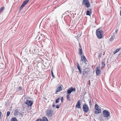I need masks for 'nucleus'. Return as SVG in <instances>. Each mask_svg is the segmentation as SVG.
<instances>
[{
	"instance_id": "nucleus-1",
	"label": "nucleus",
	"mask_w": 121,
	"mask_h": 121,
	"mask_svg": "<svg viewBox=\"0 0 121 121\" xmlns=\"http://www.w3.org/2000/svg\"><path fill=\"white\" fill-rule=\"evenodd\" d=\"M103 31L100 30V28H99L96 30V34L98 39H100L102 38Z\"/></svg>"
},
{
	"instance_id": "nucleus-2",
	"label": "nucleus",
	"mask_w": 121,
	"mask_h": 121,
	"mask_svg": "<svg viewBox=\"0 0 121 121\" xmlns=\"http://www.w3.org/2000/svg\"><path fill=\"white\" fill-rule=\"evenodd\" d=\"M46 112L47 115L49 117L51 118L53 116V111L52 110H48L46 111Z\"/></svg>"
},
{
	"instance_id": "nucleus-3",
	"label": "nucleus",
	"mask_w": 121,
	"mask_h": 121,
	"mask_svg": "<svg viewBox=\"0 0 121 121\" xmlns=\"http://www.w3.org/2000/svg\"><path fill=\"white\" fill-rule=\"evenodd\" d=\"M101 107L99 106L97 104L95 105V114H98L100 113L101 112Z\"/></svg>"
},
{
	"instance_id": "nucleus-4",
	"label": "nucleus",
	"mask_w": 121,
	"mask_h": 121,
	"mask_svg": "<svg viewBox=\"0 0 121 121\" xmlns=\"http://www.w3.org/2000/svg\"><path fill=\"white\" fill-rule=\"evenodd\" d=\"M103 116L104 117H107L108 119L110 118V117H109L110 116V113L109 112L106 110H105L103 111Z\"/></svg>"
},
{
	"instance_id": "nucleus-5",
	"label": "nucleus",
	"mask_w": 121,
	"mask_h": 121,
	"mask_svg": "<svg viewBox=\"0 0 121 121\" xmlns=\"http://www.w3.org/2000/svg\"><path fill=\"white\" fill-rule=\"evenodd\" d=\"M82 3L86 8H88L90 7V4L88 0H83Z\"/></svg>"
},
{
	"instance_id": "nucleus-6",
	"label": "nucleus",
	"mask_w": 121,
	"mask_h": 121,
	"mask_svg": "<svg viewBox=\"0 0 121 121\" xmlns=\"http://www.w3.org/2000/svg\"><path fill=\"white\" fill-rule=\"evenodd\" d=\"M89 107L87 105L84 104L83 106L84 111L85 112H87L89 110Z\"/></svg>"
},
{
	"instance_id": "nucleus-7",
	"label": "nucleus",
	"mask_w": 121,
	"mask_h": 121,
	"mask_svg": "<svg viewBox=\"0 0 121 121\" xmlns=\"http://www.w3.org/2000/svg\"><path fill=\"white\" fill-rule=\"evenodd\" d=\"M30 0H26L23 2L22 4L21 5V7L19 8V9L20 10L21 9H22L26 5L27 3Z\"/></svg>"
},
{
	"instance_id": "nucleus-8",
	"label": "nucleus",
	"mask_w": 121,
	"mask_h": 121,
	"mask_svg": "<svg viewBox=\"0 0 121 121\" xmlns=\"http://www.w3.org/2000/svg\"><path fill=\"white\" fill-rule=\"evenodd\" d=\"M33 103V102L31 100H27L26 101L25 104L29 106H31Z\"/></svg>"
},
{
	"instance_id": "nucleus-9",
	"label": "nucleus",
	"mask_w": 121,
	"mask_h": 121,
	"mask_svg": "<svg viewBox=\"0 0 121 121\" xmlns=\"http://www.w3.org/2000/svg\"><path fill=\"white\" fill-rule=\"evenodd\" d=\"M81 60L83 62H85V64H87V61L85 56H81Z\"/></svg>"
},
{
	"instance_id": "nucleus-10",
	"label": "nucleus",
	"mask_w": 121,
	"mask_h": 121,
	"mask_svg": "<svg viewBox=\"0 0 121 121\" xmlns=\"http://www.w3.org/2000/svg\"><path fill=\"white\" fill-rule=\"evenodd\" d=\"M99 69V67H97L96 68L95 72L96 75H99L100 74V71Z\"/></svg>"
},
{
	"instance_id": "nucleus-11",
	"label": "nucleus",
	"mask_w": 121,
	"mask_h": 121,
	"mask_svg": "<svg viewBox=\"0 0 121 121\" xmlns=\"http://www.w3.org/2000/svg\"><path fill=\"white\" fill-rule=\"evenodd\" d=\"M115 33L114 34L113 33V35H112L111 37L109 40V41L110 42H111L114 39L115 37Z\"/></svg>"
},
{
	"instance_id": "nucleus-12",
	"label": "nucleus",
	"mask_w": 121,
	"mask_h": 121,
	"mask_svg": "<svg viewBox=\"0 0 121 121\" xmlns=\"http://www.w3.org/2000/svg\"><path fill=\"white\" fill-rule=\"evenodd\" d=\"M81 104L80 102V101L79 100H78L76 104V107L79 108H81Z\"/></svg>"
},
{
	"instance_id": "nucleus-13",
	"label": "nucleus",
	"mask_w": 121,
	"mask_h": 121,
	"mask_svg": "<svg viewBox=\"0 0 121 121\" xmlns=\"http://www.w3.org/2000/svg\"><path fill=\"white\" fill-rule=\"evenodd\" d=\"M62 87L60 86H59L56 89V93L62 90Z\"/></svg>"
},
{
	"instance_id": "nucleus-14",
	"label": "nucleus",
	"mask_w": 121,
	"mask_h": 121,
	"mask_svg": "<svg viewBox=\"0 0 121 121\" xmlns=\"http://www.w3.org/2000/svg\"><path fill=\"white\" fill-rule=\"evenodd\" d=\"M71 92H75L76 91V89L75 87L73 88L72 87H71L69 88Z\"/></svg>"
},
{
	"instance_id": "nucleus-15",
	"label": "nucleus",
	"mask_w": 121,
	"mask_h": 121,
	"mask_svg": "<svg viewBox=\"0 0 121 121\" xmlns=\"http://www.w3.org/2000/svg\"><path fill=\"white\" fill-rule=\"evenodd\" d=\"M18 111L17 109L15 110L14 113V114L15 116H17L18 115Z\"/></svg>"
},
{
	"instance_id": "nucleus-16",
	"label": "nucleus",
	"mask_w": 121,
	"mask_h": 121,
	"mask_svg": "<svg viewBox=\"0 0 121 121\" xmlns=\"http://www.w3.org/2000/svg\"><path fill=\"white\" fill-rule=\"evenodd\" d=\"M66 97L67 100L69 101H70V99L69 97V94H67L66 96Z\"/></svg>"
},
{
	"instance_id": "nucleus-17",
	"label": "nucleus",
	"mask_w": 121,
	"mask_h": 121,
	"mask_svg": "<svg viewBox=\"0 0 121 121\" xmlns=\"http://www.w3.org/2000/svg\"><path fill=\"white\" fill-rule=\"evenodd\" d=\"M87 69L86 68H85L84 69V71H83V75H84L85 74L87 73Z\"/></svg>"
},
{
	"instance_id": "nucleus-18",
	"label": "nucleus",
	"mask_w": 121,
	"mask_h": 121,
	"mask_svg": "<svg viewBox=\"0 0 121 121\" xmlns=\"http://www.w3.org/2000/svg\"><path fill=\"white\" fill-rule=\"evenodd\" d=\"M42 120L43 121H48L47 118L45 117L42 118Z\"/></svg>"
},
{
	"instance_id": "nucleus-19",
	"label": "nucleus",
	"mask_w": 121,
	"mask_h": 121,
	"mask_svg": "<svg viewBox=\"0 0 121 121\" xmlns=\"http://www.w3.org/2000/svg\"><path fill=\"white\" fill-rule=\"evenodd\" d=\"M10 121H18V120L16 117H14L11 119Z\"/></svg>"
},
{
	"instance_id": "nucleus-20",
	"label": "nucleus",
	"mask_w": 121,
	"mask_h": 121,
	"mask_svg": "<svg viewBox=\"0 0 121 121\" xmlns=\"http://www.w3.org/2000/svg\"><path fill=\"white\" fill-rule=\"evenodd\" d=\"M90 13L91 14V12H90L89 10H87L86 11V15L89 16H90Z\"/></svg>"
},
{
	"instance_id": "nucleus-21",
	"label": "nucleus",
	"mask_w": 121,
	"mask_h": 121,
	"mask_svg": "<svg viewBox=\"0 0 121 121\" xmlns=\"http://www.w3.org/2000/svg\"><path fill=\"white\" fill-rule=\"evenodd\" d=\"M79 53L81 55H82V48H79Z\"/></svg>"
},
{
	"instance_id": "nucleus-22",
	"label": "nucleus",
	"mask_w": 121,
	"mask_h": 121,
	"mask_svg": "<svg viewBox=\"0 0 121 121\" xmlns=\"http://www.w3.org/2000/svg\"><path fill=\"white\" fill-rule=\"evenodd\" d=\"M88 100L89 101V105H90V107H91L92 106V101L90 99V100Z\"/></svg>"
},
{
	"instance_id": "nucleus-23",
	"label": "nucleus",
	"mask_w": 121,
	"mask_h": 121,
	"mask_svg": "<svg viewBox=\"0 0 121 121\" xmlns=\"http://www.w3.org/2000/svg\"><path fill=\"white\" fill-rule=\"evenodd\" d=\"M67 94H69L71 93V92L69 88L68 90H67Z\"/></svg>"
},
{
	"instance_id": "nucleus-24",
	"label": "nucleus",
	"mask_w": 121,
	"mask_h": 121,
	"mask_svg": "<svg viewBox=\"0 0 121 121\" xmlns=\"http://www.w3.org/2000/svg\"><path fill=\"white\" fill-rule=\"evenodd\" d=\"M120 48H118L117 49H116L115 51L114 52V54H116V53H117V52H118L120 50Z\"/></svg>"
},
{
	"instance_id": "nucleus-25",
	"label": "nucleus",
	"mask_w": 121,
	"mask_h": 121,
	"mask_svg": "<svg viewBox=\"0 0 121 121\" xmlns=\"http://www.w3.org/2000/svg\"><path fill=\"white\" fill-rule=\"evenodd\" d=\"M77 68L79 70L80 69H82L81 68H80V66L79 65V64L78 63H77Z\"/></svg>"
},
{
	"instance_id": "nucleus-26",
	"label": "nucleus",
	"mask_w": 121,
	"mask_h": 121,
	"mask_svg": "<svg viewBox=\"0 0 121 121\" xmlns=\"http://www.w3.org/2000/svg\"><path fill=\"white\" fill-rule=\"evenodd\" d=\"M60 99V98H58L56 100V103H58L59 101V100Z\"/></svg>"
},
{
	"instance_id": "nucleus-27",
	"label": "nucleus",
	"mask_w": 121,
	"mask_h": 121,
	"mask_svg": "<svg viewBox=\"0 0 121 121\" xmlns=\"http://www.w3.org/2000/svg\"><path fill=\"white\" fill-rule=\"evenodd\" d=\"M52 70H51V74L52 75V76L54 78L55 76H54V75H53V73L52 70Z\"/></svg>"
},
{
	"instance_id": "nucleus-28",
	"label": "nucleus",
	"mask_w": 121,
	"mask_h": 121,
	"mask_svg": "<svg viewBox=\"0 0 121 121\" xmlns=\"http://www.w3.org/2000/svg\"><path fill=\"white\" fill-rule=\"evenodd\" d=\"M102 56V54L101 53H100L98 55V57L99 58V59Z\"/></svg>"
},
{
	"instance_id": "nucleus-29",
	"label": "nucleus",
	"mask_w": 121,
	"mask_h": 121,
	"mask_svg": "<svg viewBox=\"0 0 121 121\" xmlns=\"http://www.w3.org/2000/svg\"><path fill=\"white\" fill-rule=\"evenodd\" d=\"M10 114V112L9 111H8L7 113V117H8L9 116Z\"/></svg>"
},
{
	"instance_id": "nucleus-30",
	"label": "nucleus",
	"mask_w": 121,
	"mask_h": 121,
	"mask_svg": "<svg viewBox=\"0 0 121 121\" xmlns=\"http://www.w3.org/2000/svg\"><path fill=\"white\" fill-rule=\"evenodd\" d=\"M101 64H102V67H104L105 65V64H104V62H101Z\"/></svg>"
},
{
	"instance_id": "nucleus-31",
	"label": "nucleus",
	"mask_w": 121,
	"mask_h": 121,
	"mask_svg": "<svg viewBox=\"0 0 121 121\" xmlns=\"http://www.w3.org/2000/svg\"><path fill=\"white\" fill-rule=\"evenodd\" d=\"M63 97H61V98L60 99V100H61V102L63 103Z\"/></svg>"
},
{
	"instance_id": "nucleus-32",
	"label": "nucleus",
	"mask_w": 121,
	"mask_h": 121,
	"mask_svg": "<svg viewBox=\"0 0 121 121\" xmlns=\"http://www.w3.org/2000/svg\"><path fill=\"white\" fill-rule=\"evenodd\" d=\"M4 9V8L3 7H2L0 9V12H1Z\"/></svg>"
},
{
	"instance_id": "nucleus-33",
	"label": "nucleus",
	"mask_w": 121,
	"mask_h": 121,
	"mask_svg": "<svg viewBox=\"0 0 121 121\" xmlns=\"http://www.w3.org/2000/svg\"><path fill=\"white\" fill-rule=\"evenodd\" d=\"M18 89L20 91H22V87H19L18 88Z\"/></svg>"
},
{
	"instance_id": "nucleus-34",
	"label": "nucleus",
	"mask_w": 121,
	"mask_h": 121,
	"mask_svg": "<svg viewBox=\"0 0 121 121\" xmlns=\"http://www.w3.org/2000/svg\"><path fill=\"white\" fill-rule=\"evenodd\" d=\"M2 113L0 111V119L2 117Z\"/></svg>"
},
{
	"instance_id": "nucleus-35",
	"label": "nucleus",
	"mask_w": 121,
	"mask_h": 121,
	"mask_svg": "<svg viewBox=\"0 0 121 121\" xmlns=\"http://www.w3.org/2000/svg\"><path fill=\"white\" fill-rule=\"evenodd\" d=\"M36 121H43L42 119H39L37 120Z\"/></svg>"
},
{
	"instance_id": "nucleus-36",
	"label": "nucleus",
	"mask_w": 121,
	"mask_h": 121,
	"mask_svg": "<svg viewBox=\"0 0 121 121\" xmlns=\"http://www.w3.org/2000/svg\"><path fill=\"white\" fill-rule=\"evenodd\" d=\"M82 69H80L79 70V73L80 74H81L82 73V72L81 70Z\"/></svg>"
},
{
	"instance_id": "nucleus-37",
	"label": "nucleus",
	"mask_w": 121,
	"mask_h": 121,
	"mask_svg": "<svg viewBox=\"0 0 121 121\" xmlns=\"http://www.w3.org/2000/svg\"><path fill=\"white\" fill-rule=\"evenodd\" d=\"M56 108H59V106L58 105H57L56 106Z\"/></svg>"
},
{
	"instance_id": "nucleus-38",
	"label": "nucleus",
	"mask_w": 121,
	"mask_h": 121,
	"mask_svg": "<svg viewBox=\"0 0 121 121\" xmlns=\"http://www.w3.org/2000/svg\"><path fill=\"white\" fill-rule=\"evenodd\" d=\"M52 106L54 107H55L56 105H55L54 103H53L52 104Z\"/></svg>"
},
{
	"instance_id": "nucleus-39",
	"label": "nucleus",
	"mask_w": 121,
	"mask_h": 121,
	"mask_svg": "<svg viewBox=\"0 0 121 121\" xmlns=\"http://www.w3.org/2000/svg\"><path fill=\"white\" fill-rule=\"evenodd\" d=\"M118 31V30H117L116 31H115V32L116 33V34H117V31Z\"/></svg>"
},
{
	"instance_id": "nucleus-40",
	"label": "nucleus",
	"mask_w": 121,
	"mask_h": 121,
	"mask_svg": "<svg viewBox=\"0 0 121 121\" xmlns=\"http://www.w3.org/2000/svg\"><path fill=\"white\" fill-rule=\"evenodd\" d=\"M120 14L121 16V10L120 12Z\"/></svg>"
},
{
	"instance_id": "nucleus-41",
	"label": "nucleus",
	"mask_w": 121,
	"mask_h": 121,
	"mask_svg": "<svg viewBox=\"0 0 121 121\" xmlns=\"http://www.w3.org/2000/svg\"><path fill=\"white\" fill-rule=\"evenodd\" d=\"M90 10L91 11V9H90Z\"/></svg>"
},
{
	"instance_id": "nucleus-42",
	"label": "nucleus",
	"mask_w": 121,
	"mask_h": 121,
	"mask_svg": "<svg viewBox=\"0 0 121 121\" xmlns=\"http://www.w3.org/2000/svg\"><path fill=\"white\" fill-rule=\"evenodd\" d=\"M80 46V48H81V46Z\"/></svg>"
}]
</instances>
